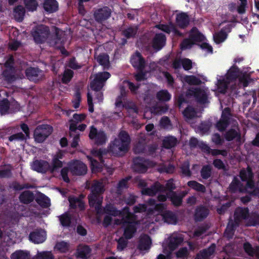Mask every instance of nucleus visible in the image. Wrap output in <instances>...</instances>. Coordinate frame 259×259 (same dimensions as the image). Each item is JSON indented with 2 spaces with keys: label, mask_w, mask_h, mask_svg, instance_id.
<instances>
[{
  "label": "nucleus",
  "mask_w": 259,
  "mask_h": 259,
  "mask_svg": "<svg viewBox=\"0 0 259 259\" xmlns=\"http://www.w3.org/2000/svg\"><path fill=\"white\" fill-rule=\"evenodd\" d=\"M131 142L128 133L121 131L118 134V138H115L110 144L109 150L115 156H123L128 152Z\"/></svg>",
  "instance_id": "obj_1"
},
{
  "label": "nucleus",
  "mask_w": 259,
  "mask_h": 259,
  "mask_svg": "<svg viewBox=\"0 0 259 259\" xmlns=\"http://www.w3.org/2000/svg\"><path fill=\"white\" fill-rule=\"evenodd\" d=\"M105 189L102 182L94 181L91 187V193L88 196L89 205L94 207L98 213L102 210V197L100 198V195L103 194Z\"/></svg>",
  "instance_id": "obj_2"
},
{
  "label": "nucleus",
  "mask_w": 259,
  "mask_h": 259,
  "mask_svg": "<svg viewBox=\"0 0 259 259\" xmlns=\"http://www.w3.org/2000/svg\"><path fill=\"white\" fill-rule=\"evenodd\" d=\"M239 176L242 182H246L245 189L252 190L247 191V193L253 196H259V188L255 186L254 175L252 168L248 165L246 168H241L239 171Z\"/></svg>",
  "instance_id": "obj_3"
},
{
  "label": "nucleus",
  "mask_w": 259,
  "mask_h": 259,
  "mask_svg": "<svg viewBox=\"0 0 259 259\" xmlns=\"http://www.w3.org/2000/svg\"><path fill=\"white\" fill-rule=\"evenodd\" d=\"M50 34L49 27L44 25L35 26L31 31V35L34 41L37 44L44 43Z\"/></svg>",
  "instance_id": "obj_4"
},
{
  "label": "nucleus",
  "mask_w": 259,
  "mask_h": 259,
  "mask_svg": "<svg viewBox=\"0 0 259 259\" xmlns=\"http://www.w3.org/2000/svg\"><path fill=\"white\" fill-rule=\"evenodd\" d=\"M112 12L109 7L103 6L94 9L93 16L96 22L103 24L111 17Z\"/></svg>",
  "instance_id": "obj_5"
},
{
  "label": "nucleus",
  "mask_w": 259,
  "mask_h": 259,
  "mask_svg": "<svg viewBox=\"0 0 259 259\" xmlns=\"http://www.w3.org/2000/svg\"><path fill=\"white\" fill-rule=\"evenodd\" d=\"M53 127L48 124H41L34 130L33 137L35 142L42 143L52 133Z\"/></svg>",
  "instance_id": "obj_6"
},
{
  "label": "nucleus",
  "mask_w": 259,
  "mask_h": 259,
  "mask_svg": "<svg viewBox=\"0 0 259 259\" xmlns=\"http://www.w3.org/2000/svg\"><path fill=\"white\" fill-rule=\"evenodd\" d=\"M68 165L69 170L73 176H84L87 173V166L79 160H73L68 163Z\"/></svg>",
  "instance_id": "obj_7"
},
{
  "label": "nucleus",
  "mask_w": 259,
  "mask_h": 259,
  "mask_svg": "<svg viewBox=\"0 0 259 259\" xmlns=\"http://www.w3.org/2000/svg\"><path fill=\"white\" fill-rule=\"evenodd\" d=\"M132 168L134 171L140 174L145 173L147 171L150 161L140 157H136L133 159Z\"/></svg>",
  "instance_id": "obj_8"
},
{
  "label": "nucleus",
  "mask_w": 259,
  "mask_h": 259,
  "mask_svg": "<svg viewBox=\"0 0 259 259\" xmlns=\"http://www.w3.org/2000/svg\"><path fill=\"white\" fill-rule=\"evenodd\" d=\"M89 136L90 139L94 140L95 143L98 145L104 144L105 143L107 139L105 132L101 130L98 131L93 125L91 127Z\"/></svg>",
  "instance_id": "obj_9"
},
{
  "label": "nucleus",
  "mask_w": 259,
  "mask_h": 259,
  "mask_svg": "<svg viewBox=\"0 0 259 259\" xmlns=\"http://www.w3.org/2000/svg\"><path fill=\"white\" fill-rule=\"evenodd\" d=\"M188 94L193 96L196 101L200 104H205L207 101L206 93L200 88H191L188 90Z\"/></svg>",
  "instance_id": "obj_10"
},
{
  "label": "nucleus",
  "mask_w": 259,
  "mask_h": 259,
  "mask_svg": "<svg viewBox=\"0 0 259 259\" xmlns=\"http://www.w3.org/2000/svg\"><path fill=\"white\" fill-rule=\"evenodd\" d=\"M25 75L29 80L34 82L41 80L45 76L44 71L38 67H29L25 70Z\"/></svg>",
  "instance_id": "obj_11"
},
{
  "label": "nucleus",
  "mask_w": 259,
  "mask_h": 259,
  "mask_svg": "<svg viewBox=\"0 0 259 259\" xmlns=\"http://www.w3.org/2000/svg\"><path fill=\"white\" fill-rule=\"evenodd\" d=\"M63 33L60 30L56 28L55 33L50 35L49 38L48 42L51 46L55 47L60 49L64 44V39L62 37Z\"/></svg>",
  "instance_id": "obj_12"
},
{
  "label": "nucleus",
  "mask_w": 259,
  "mask_h": 259,
  "mask_svg": "<svg viewBox=\"0 0 259 259\" xmlns=\"http://www.w3.org/2000/svg\"><path fill=\"white\" fill-rule=\"evenodd\" d=\"M46 232L42 229H35L31 232L29 235V240L35 244L44 242L46 240Z\"/></svg>",
  "instance_id": "obj_13"
},
{
  "label": "nucleus",
  "mask_w": 259,
  "mask_h": 259,
  "mask_svg": "<svg viewBox=\"0 0 259 259\" xmlns=\"http://www.w3.org/2000/svg\"><path fill=\"white\" fill-rule=\"evenodd\" d=\"M130 62L132 66L139 71H143L146 66L145 59L138 51H136L135 53L131 57Z\"/></svg>",
  "instance_id": "obj_14"
},
{
  "label": "nucleus",
  "mask_w": 259,
  "mask_h": 259,
  "mask_svg": "<svg viewBox=\"0 0 259 259\" xmlns=\"http://www.w3.org/2000/svg\"><path fill=\"white\" fill-rule=\"evenodd\" d=\"M32 170L39 173L45 174L50 170V165L47 161L44 160H35L31 165Z\"/></svg>",
  "instance_id": "obj_15"
},
{
  "label": "nucleus",
  "mask_w": 259,
  "mask_h": 259,
  "mask_svg": "<svg viewBox=\"0 0 259 259\" xmlns=\"http://www.w3.org/2000/svg\"><path fill=\"white\" fill-rule=\"evenodd\" d=\"M187 192L182 191L178 193L176 191L169 193V200L171 204L175 207L182 205L183 198L186 195Z\"/></svg>",
  "instance_id": "obj_16"
},
{
  "label": "nucleus",
  "mask_w": 259,
  "mask_h": 259,
  "mask_svg": "<svg viewBox=\"0 0 259 259\" xmlns=\"http://www.w3.org/2000/svg\"><path fill=\"white\" fill-rule=\"evenodd\" d=\"M249 214V210L248 207H238L234 211V219L237 221V222L241 223L242 220L247 221Z\"/></svg>",
  "instance_id": "obj_17"
},
{
  "label": "nucleus",
  "mask_w": 259,
  "mask_h": 259,
  "mask_svg": "<svg viewBox=\"0 0 259 259\" xmlns=\"http://www.w3.org/2000/svg\"><path fill=\"white\" fill-rule=\"evenodd\" d=\"M209 210L205 206L200 205L197 206L194 214V218L196 222H201L207 218L209 214Z\"/></svg>",
  "instance_id": "obj_18"
},
{
  "label": "nucleus",
  "mask_w": 259,
  "mask_h": 259,
  "mask_svg": "<svg viewBox=\"0 0 259 259\" xmlns=\"http://www.w3.org/2000/svg\"><path fill=\"white\" fill-rule=\"evenodd\" d=\"M228 189L231 193H242L244 191L247 193L248 191L247 189H245V187H243V184L236 177H234L229 186Z\"/></svg>",
  "instance_id": "obj_19"
},
{
  "label": "nucleus",
  "mask_w": 259,
  "mask_h": 259,
  "mask_svg": "<svg viewBox=\"0 0 259 259\" xmlns=\"http://www.w3.org/2000/svg\"><path fill=\"white\" fill-rule=\"evenodd\" d=\"M160 215L163 222L167 224L176 225L178 223V218L177 215L171 210H165L160 214Z\"/></svg>",
  "instance_id": "obj_20"
},
{
  "label": "nucleus",
  "mask_w": 259,
  "mask_h": 259,
  "mask_svg": "<svg viewBox=\"0 0 259 259\" xmlns=\"http://www.w3.org/2000/svg\"><path fill=\"white\" fill-rule=\"evenodd\" d=\"M163 188V185L159 182H156L149 188H144L142 190L143 195L154 196L158 192H161Z\"/></svg>",
  "instance_id": "obj_21"
},
{
  "label": "nucleus",
  "mask_w": 259,
  "mask_h": 259,
  "mask_svg": "<svg viewBox=\"0 0 259 259\" xmlns=\"http://www.w3.org/2000/svg\"><path fill=\"white\" fill-rule=\"evenodd\" d=\"M231 29V25L228 24L222 28L219 32L215 33L213 35L215 42L219 44L225 41L227 37V31L230 32Z\"/></svg>",
  "instance_id": "obj_22"
},
{
  "label": "nucleus",
  "mask_w": 259,
  "mask_h": 259,
  "mask_svg": "<svg viewBox=\"0 0 259 259\" xmlns=\"http://www.w3.org/2000/svg\"><path fill=\"white\" fill-rule=\"evenodd\" d=\"M137 223H135L122 225L123 229V235L126 239H131L134 237L137 230Z\"/></svg>",
  "instance_id": "obj_23"
},
{
  "label": "nucleus",
  "mask_w": 259,
  "mask_h": 259,
  "mask_svg": "<svg viewBox=\"0 0 259 259\" xmlns=\"http://www.w3.org/2000/svg\"><path fill=\"white\" fill-rule=\"evenodd\" d=\"M166 39V36L164 34H156L152 41L153 48L157 51L160 50L165 45Z\"/></svg>",
  "instance_id": "obj_24"
},
{
  "label": "nucleus",
  "mask_w": 259,
  "mask_h": 259,
  "mask_svg": "<svg viewBox=\"0 0 259 259\" xmlns=\"http://www.w3.org/2000/svg\"><path fill=\"white\" fill-rule=\"evenodd\" d=\"M176 22L179 28L185 29L189 24L190 18L186 13L181 12L177 14Z\"/></svg>",
  "instance_id": "obj_25"
},
{
  "label": "nucleus",
  "mask_w": 259,
  "mask_h": 259,
  "mask_svg": "<svg viewBox=\"0 0 259 259\" xmlns=\"http://www.w3.org/2000/svg\"><path fill=\"white\" fill-rule=\"evenodd\" d=\"M241 73V71L238 67L237 66L234 64L227 71L225 77L230 82L235 81L238 78L240 74Z\"/></svg>",
  "instance_id": "obj_26"
},
{
  "label": "nucleus",
  "mask_w": 259,
  "mask_h": 259,
  "mask_svg": "<svg viewBox=\"0 0 259 259\" xmlns=\"http://www.w3.org/2000/svg\"><path fill=\"white\" fill-rule=\"evenodd\" d=\"M43 8L48 14L55 13L59 9V4L56 0H44Z\"/></svg>",
  "instance_id": "obj_27"
},
{
  "label": "nucleus",
  "mask_w": 259,
  "mask_h": 259,
  "mask_svg": "<svg viewBox=\"0 0 259 259\" xmlns=\"http://www.w3.org/2000/svg\"><path fill=\"white\" fill-rule=\"evenodd\" d=\"M152 243L151 239L148 235L144 234L140 236L138 248L142 251L149 249Z\"/></svg>",
  "instance_id": "obj_28"
},
{
  "label": "nucleus",
  "mask_w": 259,
  "mask_h": 259,
  "mask_svg": "<svg viewBox=\"0 0 259 259\" xmlns=\"http://www.w3.org/2000/svg\"><path fill=\"white\" fill-rule=\"evenodd\" d=\"M240 224V222H237L236 220L234 219L233 221L230 218L225 232L226 236L228 237H232L234 234L236 229Z\"/></svg>",
  "instance_id": "obj_29"
},
{
  "label": "nucleus",
  "mask_w": 259,
  "mask_h": 259,
  "mask_svg": "<svg viewBox=\"0 0 259 259\" xmlns=\"http://www.w3.org/2000/svg\"><path fill=\"white\" fill-rule=\"evenodd\" d=\"M19 198L20 202L25 204L30 203L35 199L33 193L29 190H26L22 192Z\"/></svg>",
  "instance_id": "obj_30"
},
{
  "label": "nucleus",
  "mask_w": 259,
  "mask_h": 259,
  "mask_svg": "<svg viewBox=\"0 0 259 259\" xmlns=\"http://www.w3.org/2000/svg\"><path fill=\"white\" fill-rule=\"evenodd\" d=\"M178 144V140L174 136H169L164 137L162 140V147L165 149H169L175 147Z\"/></svg>",
  "instance_id": "obj_31"
},
{
  "label": "nucleus",
  "mask_w": 259,
  "mask_h": 259,
  "mask_svg": "<svg viewBox=\"0 0 259 259\" xmlns=\"http://www.w3.org/2000/svg\"><path fill=\"white\" fill-rule=\"evenodd\" d=\"M25 9L22 5L15 7L13 10V15L15 20L18 22H22L24 19Z\"/></svg>",
  "instance_id": "obj_32"
},
{
  "label": "nucleus",
  "mask_w": 259,
  "mask_h": 259,
  "mask_svg": "<svg viewBox=\"0 0 259 259\" xmlns=\"http://www.w3.org/2000/svg\"><path fill=\"white\" fill-rule=\"evenodd\" d=\"M225 138L227 141H231L236 139L237 142H241V136L240 133L233 128L230 129L226 133Z\"/></svg>",
  "instance_id": "obj_33"
},
{
  "label": "nucleus",
  "mask_w": 259,
  "mask_h": 259,
  "mask_svg": "<svg viewBox=\"0 0 259 259\" xmlns=\"http://www.w3.org/2000/svg\"><path fill=\"white\" fill-rule=\"evenodd\" d=\"M184 241L181 236H175L169 238L168 247L170 249L174 250L176 249Z\"/></svg>",
  "instance_id": "obj_34"
},
{
  "label": "nucleus",
  "mask_w": 259,
  "mask_h": 259,
  "mask_svg": "<svg viewBox=\"0 0 259 259\" xmlns=\"http://www.w3.org/2000/svg\"><path fill=\"white\" fill-rule=\"evenodd\" d=\"M38 204L43 208H47L50 205V200L45 194L39 193L35 198Z\"/></svg>",
  "instance_id": "obj_35"
},
{
  "label": "nucleus",
  "mask_w": 259,
  "mask_h": 259,
  "mask_svg": "<svg viewBox=\"0 0 259 259\" xmlns=\"http://www.w3.org/2000/svg\"><path fill=\"white\" fill-rule=\"evenodd\" d=\"M190 40L193 44L195 42H201L205 39L204 36L198 31L196 28H193L190 34Z\"/></svg>",
  "instance_id": "obj_36"
},
{
  "label": "nucleus",
  "mask_w": 259,
  "mask_h": 259,
  "mask_svg": "<svg viewBox=\"0 0 259 259\" xmlns=\"http://www.w3.org/2000/svg\"><path fill=\"white\" fill-rule=\"evenodd\" d=\"M246 226L247 227L259 226V214L256 212H252L249 214Z\"/></svg>",
  "instance_id": "obj_37"
},
{
  "label": "nucleus",
  "mask_w": 259,
  "mask_h": 259,
  "mask_svg": "<svg viewBox=\"0 0 259 259\" xmlns=\"http://www.w3.org/2000/svg\"><path fill=\"white\" fill-rule=\"evenodd\" d=\"M138 29L137 26H130L123 30L121 34L127 39L133 38L137 35Z\"/></svg>",
  "instance_id": "obj_38"
},
{
  "label": "nucleus",
  "mask_w": 259,
  "mask_h": 259,
  "mask_svg": "<svg viewBox=\"0 0 259 259\" xmlns=\"http://www.w3.org/2000/svg\"><path fill=\"white\" fill-rule=\"evenodd\" d=\"M215 248V244L212 243L208 247L202 249L199 252L201 254V256L203 257V259H209V257L214 253Z\"/></svg>",
  "instance_id": "obj_39"
},
{
  "label": "nucleus",
  "mask_w": 259,
  "mask_h": 259,
  "mask_svg": "<svg viewBox=\"0 0 259 259\" xmlns=\"http://www.w3.org/2000/svg\"><path fill=\"white\" fill-rule=\"evenodd\" d=\"M230 82L225 77L218 80V89L219 92L222 94H225Z\"/></svg>",
  "instance_id": "obj_40"
},
{
  "label": "nucleus",
  "mask_w": 259,
  "mask_h": 259,
  "mask_svg": "<svg viewBox=\"0 0 259 259\" xmlns=\"http://www.w3.org/2000/svg\"><path fill=\"white\" fill-rule=\"evenodd\" d=\"M103 213L107 215L113 217H117L119 215V210L112 204H107L103 209Z\"/></svg>",
  "instance_id": "obj_41"
},
{
  "label": "nucleus",
  "mask_w": 259,
  "mask_h": 259,
  "mask_svg": "<svg viewBox=\"0 0 259 259\" xmlns=\"http://www.w3.org/2000/svg\"><path fill=\"white\" fill-rule=\"evenodd\" d=\"M156 98L159 101L167 102L171 99L170 94L166 90H161L156 94Z\"/></svg>",
  "instance_id": "obj_42"
},
{
  "label": "nucleus",
  "mask_w": 259,
  "mask_h": 259,
  "mask_svg": "<svg viewBox=\"0 0 259 259\" xmlns=\"http://www.w3.org/2000/svg\"><path fill=\"white\" fill-rule=\"evenodd\" d=\"M187 185L197 192L201 193H205L206 192L205 187L196 181L192 180L189 181L187 183Z\"/></svg>",
  "instance_id": "obj_43"
},
{
  "label": "nucleus",
  "mask_w": 259,
  "mask_h": 259,
  "mask_svg": "<svg viewBox=\"0 0 259 259\" xmlns=\"http://www.w3.org/2000/svg\"><path fill=\"white\" fill-rule=\"evenodd\" d=\"M91 252V248L84 245L77 250V257L82 259H88Z\"/></svg>",
  "instance_id": "obj_44"
},
{
  "label": "nucleus",
  "mask_w": 259,
  "mask_h": 259,
  "mask_svg": "<svg viewBox=\"0 0 259 259\" xmlns=\"http://www.w3.org/2000/svg\"><path fill=\"white\" fill-rule=\"evenodd\" d=\"M11 259H29V252L24 250H17L11 254Z\"/></svg>",
  "instance_id": "obj_45"
},
{
  "label": "nucleus",
  "mask_w": 259,
  "mask_h": 259,
  "mask_svg": "<svg viewBox=\"0 0 259 259\" xmlns=\"http://www.w3.org/2000/svg\"><path fill=\"white\" fill-rule=\"evenodd\" d=\"M197 112L195 108L190 105L187 107L183 111V116L188 119H192L196 117Z\"/></svg>",
  "instance_id": "obj_46"
},
{
  "label": "nucleus",
  "mask_w": 259,
  "mask_h": 259,
  "mask_svg": "<svg viewBox=\"0 0 259 259\" xmlns=\"http://www.w3.org/2000/svg\"><path fill=\"white\" fill-rule=\"evenodd\" d=\"M14 69L6 68L3 72V75L7 82L11 83L15 80L16 77L14 74Z\"/></svg>",
  "instance_id": "obj_47"
},
{
  "label": "nucleus",
  "mask_w": 259,
  "mask_h": 259,
  "mask_svg": "<svg viewBox=\"0 0 259 259\" xmlns=\"http://www.w3.org/2000/svg\"><path fill=\"white\" fill-rule=\"evenodd\" d=\"M212 174V167L209 164L205 165L202 166L200 170V175L204 180L209 179Z\"/></svg>",
  "instance_id": "obj_48"
},
{
  "label": "nucleus",
  "mask_w": 259,
  "mask_h": 259,
  "mask_svg": "<svg viewBox=\"0 0 259 259\" xmlns=\"http://www.w3.org/2000/svg\"><path fill=\"white\" fill-rule=\"evenodd\" d=\"M97 62L103 66L104 69H108L109 66V56L107 54H100L97 58Z\"/></svg>",
  "instance_id": "obj_49"
},
{
  "label": "nucleus",
  "mask_w": 259,
  "mask_h": 259,
  "mask_svg": "<svg viewBox=\"0 0 259 259\" xmlns=\"http://www.w3.org/2000/svg\"><path fill=\"white\" fill-rule=\"evenodd\" d=\"M73 75L74 72L72 70L70 69H65L61 78L62 82L64 84H68L72 79Z\"/></svg>",
  "instance_id": "obj_50"
},
{
  "label": "nucleus",
  "mask_w": 259,
  "mask_h": 259,
  "mask_svg": "<svg viewBox=\"0 0 259 259\" xmlns=\"http://www.w3.org/2000/svg\"><path fill=\"white\" fill-rule=\"evenodd\" d=\"M111 76V74L109 72L107 71H103L98 72L95 75V78L96 80H98L102 84L105 85L106 81Z\"/></svg>",
  "instance_id": "obj_51"
},
{
  "label": "nucleus",
  "mask_w": 259,
  "mask_h": 259,
  "mask_svg": "<svg viewBox=\"0 0 259 259\" xmlns=\"http://www.w3.org/2000/svg\"><path fill=\"white\" fill-rule=\"evenodd\" d=\"M59 220L61 225L63 227H69L71 223V218L70 215L65 212L60 216Z\"/></svg>",
  "instance_id": "obj_52"
},
{
  "label": "nucleus",
  "mask_w": 259,
  "mask_h": 259,
  "mask_svg": "<svg viewBox=\"0 0 259 259\" xmlns=\"http://www.w3.org/2000/svg\"><path fill=\"white\" fill-rule=\"evenodd\" d=\"M239 82L243 85L244 87H246L251 81L250 75L246 73H242L240 74L238 77Z\"/></svg>",
  "instance_id": "obj_53"
},
{
  "label": "nucleus",
  "mask_w": 259,
  "mask_h": 259,
  "mask_svg": "<svg viewBox=\"0 0 259 259\" xmlns=\"http://www.w3.org/2000/svg\"><path fill=\"white\" fill-rule=\"evenodd\" d=\"M163 188L161 190V192H165L167 191V192L170 193L171 192H175L174 190L176 189L175 184L174 183L172 179H169L165 185H163Z\"/></svg>",
  "instance_id": "obj_54"
},
{
  "label": "nucleus",
  "mask_w": 259,
  "mask_h": 259,
  "mask_svg": "<svg viewBox=\"0 0 259 259\" xmlns=\"http://www.w3.org/2000/svg\"><path fill=\"white\" fill-rule=\"evenodd\" d=\"M184 79L190 85H199L201 83L200 78L194 75H187L185 77Z\"/></svg>",
  "instance_id": "obj_55"
},
{
  "label": "nucleus",
  "mask_w": 259,
  "mask_h": 259,
  "mask_svg": "<svg viewBox=\"0 0 259 259\" xmlns=\"http://www.w3.org/2000/svg\"><path fill=\"white\" fill-rule=\"evenodd\" d=\"M211 122L207 121H202L198 127V130L202 134L207 133L211 127Z\"/></svg>",
  "instance_id": "obj_56"
},
{
  "label": "nucleus",
  "mask_w": 259,
  "mask_h": 259,
  "mask_svg": "<svg viewBox=\"0 0 259 259\" xmlns=\"http://www.w3.org/2000/svg\"><path fill=\"white\" fill-rule=\"evenodd\" d=\"M26 8L29 11L36 10L37 7V3L36 0H24Z\"/></svg>",
  "instance_id": "obj_57"
},
{
  "label": "nucleus",
  "mask_w": 259,
  "mask_h": 259,
  "mask_svg": "<svg viewBox=\"0 0 259 259\" xmlns=\"http://www.w3.org/2000/svg\"><path fill=\"white\" fill-rule=\"evenodd\" d=\"M87 157L90 161L92 170L97 171H100L102 169V166L99 162L90 156H88Z\"/></svg>",
  "instance_id": "obj_58"
},
{
  "label": "nucleus",
  "mask_w": 259,
  "mask_h": 259,
  "mask_svg": "<svg viewBox=\"0 0 259 259\" xmlns=\"http://www.w3.org/2000/svg\"><path fill=\"white\" fill-rule=\"evenodd\" d=\"M63 166V162L62 161L57 159V158H53L52 160V165L50 166V170L51 172L56 171L58 168Z\"/></svg>",
  "instance_id": "obj_59"
},
{
  "label": "nucleus",
  "mask_w": 259,
  "mask_h": 259,
  "mask_svg": "<svg viewBox=\"0 0 259 259\" xmlns=\"http://www.w3.org/2000/svg\"><path fill=\"white\" fill-rule=\"evenodd\" d=\"M131 179V177H127L125 178L122 179L119 181L117 184V191H121L124 189L128 188V182Z\"/></svg>",
  "instance_id": "obj_60"
},
{
  "label": "nucleus",
  "mask_w": 259,
  "mask_h": 259,
  "mask_svg": "<svg viewBox=\"0 0 259 259\" xmlns=\"http://www.w3.org/2000/svg\"><path fill=\"white\" fill-rule=\"evenodd\" d=\"M121 222L122 225H127L128 224L130 223H137L135 221V215L132 213L122 217Z\"/></svg>",
  "instance_id": "obj_61"
},
{
  "label": "nucleus",
  "mask_w": 259,
  "mask_h": 259,
  "mask_svg": "<svg viewBox=\"0 0 259 259\" xmlns=\"http://www.w3.org/2000/svg\"><path fill=\"white\" fill-rule=\"evenodd\" d=\"M8 138L10 142H12L14 140L23 141L27 140L26 136L21 132L13 134L9 136Z\"/></svg>",
  "instance_id": "obj_62"
},
{
  "label": "nucleus",
  "mask_w": 259,
  "mask_h": 259,
  "mask_svg": "<svg viewBox=\"0 0 259 259\" xmlns=\"http://www.w3.org/2000/svg\"><path fill=\"white\" fill-rule=\"evenodd\" d=\"M10 108V103L8 99L0 101V113L2 114L6 113Z\"/></svg>",
  "instance_id": "obj_63"
},
{
  "label": "nucleus",
  "mask_w": 259,
  "mask_h": 259,
  "mask_svg": "<svg viewBox=\"0 0 259 259\" xmlns=\"http://www.w3.org/2000/svg\"><path fill=\"white\" fill-rule=\"evenodd\" d=\"M188 103V100L182 94L178 96L176 100V104L180 109L183 108L185 104H187Z\"/></svg>",
  "instance_id": "obj_64"
}]
</instances>
